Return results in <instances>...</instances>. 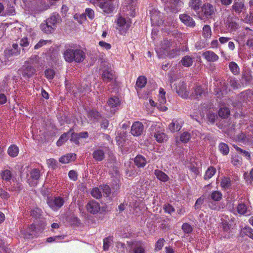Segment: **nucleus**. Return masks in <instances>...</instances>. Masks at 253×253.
Segmentation results:
<instances>
[{
	"mask_svg": "<svg viewBox=\"0 0 253 253\" xmlns=\"http://www.w3.org/2000/svg\"><path fill=\"white\" fill-rule=\"evenodd\" d=\"M64 58L66 62L72 63L75 61L80 63L84 61L85 54L80 48H75L74 46H66L63 53Z\"/></svg>",
	"mask_w": 253,
	"mask_h": 253,
	"instance_id": "obj_1",
	"label": "nucleus"
},
{
	"mask_svg": "<svg viewBox=\"0 0 253 253\" xmlns=\"http://www.w3.org/2000/svg\"><path fill=\"white\" fill-rule=\"evenodd\" d=\"M60 18L58 13H53L40 25V29L44 33H52L57 28L58 20Z\"/></svg>",
	"mask_w": 253,
	"mask_h": 253,
	"instance_id": "obj_2",
	"label": "nucleus"
},
{
	"mask_svg": "<svg viewBox=\"0 0 253 253\" xmlns=\"http://www.w3.org/2000/svg\"><path fill=\"white\" fill-rule=\"evenodd\" d=\"M35 58H30L28 60L24 62V64L19 69V74L26 79H29L33 77L35 74L36 70L34 67L35 62Z\"/></svg>",
	"mask_w": 253,
	"mask_h": 253,
	"instance_id": "obj_3",
	"label": "nucleus"
},
{
	"mask_svg": "<svg viewBox=\"0 0 253 253\" xmlns=\"http://www.w3.org/2000/svg\"><path fill=\"white\" fill-rule=\"evenodd\" d=\"M216 9L211 4L205 3L203 4L200 11L198 15L201 19H211L215 14Z\"/></svg>",
	"mask_w": 253,
	"mask_h": 253,
	"instance_id": "obj_4",
	"label": "nucleus"
},
{
	"mask_svg": "<svg viewBox=\"0 0 253 253\" xmlns=\"http://www.w3.org/2000/svg\"><path fill=\"white\" fill-rule=\"evenodd\" d=\"M171 44V41L167 39H164L163 41H161L159 45L156 48V52L159 58H166V54L170 49Z\"/></svg>",
	"mask_w": 253,
	"mask_h": 253,
	"instance_id": "obj_5",
	"label": "nucleus"
},
{
	"mask_svg": "<svg viewBox=\"0 0 253 253\" xmlns=\"http://www.w3.org/2000/svg\"><path fill=\"white\" fill-rule=\"evenodd\" d=\"M117 29L119 31L120 34L122 35H125L130 27L131 23L129 21L122 17L119 16L117 20Z\"/></svg>",
	"mask_w": 253,
	"mask_h": 253,
	"instance_id": "obj_6",
	"label": "nucleus"
},
{
	"mask_svg": "<svg viewBox=\"0 0 253 253\" xmlns=\"http://www.w3.org/2000/svg\"><path fill=\"white\" fill-rule=\"evenodd\" d=\"M151 129L154 133V136L157 141L159 143L163 142L167 139V135L163 132L160 126L153 125L151 126Z\"/></svg>",
	"mask_w": 253,
	"mask_h": 253,
	"instance_id": "obj_7",
	"label": "nucleus"
},
{
	"mask_svg": "<svg viewBox=\"0 0 253 253\" xmlns=\"http://www.w3.org/2000/svg\"><path fill=\"white\" fill-rule=\"evenodd\" d=\"M65 200L63 198L58 196L54 199H48L47 203L49 207L53 211H57L64 204Z\"/></svg>",
	"mask_w": 253,
	"mask_h": 253,
	"instance_id": "obj_8",
	"label": "nucleus"
},
{
	"mask_svg": "<svg viewBox=\"0 0 253 253\" xmlns=\"http://www.w3.org/2000/svg\"><path fill=\"white\" fill-rule=\"evenodd\" d=\"M144 130V125L140 122H135L131 127V133L134 136L141 135Z\"/></svg>",
	"mask_w": 253,
	"mask_h": 253,
	"instance_id": "obj_9",
	"label": "nucleus"
},
{
	"mask_svg": "<svg viewBox=\"0 0 253 253\" xmlns=\"http://www.w3.org/2000/svg\"><path fill=\"white\" fill-rule=\"evenodd\" d=\"M177 94L183 98H187L189 95V92L186 89V84L183 82H180L178 85L174 87Z\"/></svg>",
	"mask_w": 253,
	"mask_h": 253,
	"instance_id": "obj_10",
	"label": "nucleus"
},
{
	"mask_svg": "<svg viewBox=\"0 0 253 253\" xmlns=\"http://www.w3.org/2000/svg\"><path fill=\"white\" fill-rule=\"evenodd\" d=\"M30 178L28 182L30 186H34L41 177L40 170L38 169H34L30 172Z\"/></svg>",
	"mask_w": 253,
	"mask_h": 253,
	"instance_id": "obj_11",
	"label": "nucleus"
},
{
	"mask_svg": "<svg viewBox=\"0 0 253 253\" xmlns=\"http://www.w3.org/2000/svg\"><path fill=\"white\" fill-rule=\"evenodd\" d=\"M85 208L88 212L93 214L97 213L100 210L99 204L94 200L89 201Z\"/></svg>",
	"mask_w": 253,
	"mask_h": 253,
	"instance_id": "obj_12",
	"label": "nucleus"
},
{
	"mask_svg": "<svg viewBox=\"0 0 253 253\" xmlns=\"http://www.w3.org/2000/svg\"><path fill=\"white\" fill-rule=\"evenodd\" d=\"M203 58L209 62H214L219 59V56L213 51L207 50L202 53Z\"/></svg>",
	"mask_w": 253,
	"mask_h": 253,
	"instance_id": "obj_13",
	"label": "nucleus"
},
{
	"mask_svg": "<svg viewBox=\"0 0 253 253\" xmlns=\"http://www.w3.org/2000/svg\"><path fill=\"white\" fill-rule=\"evenodd\" d=\"M183 124V122L181 119H173L169 125V128L171 132H177L181 129Z\"/></svg>",
	"mask_w": 253,
	"mask_h": 253,
	"instance_id": "obj_14",
	"label": "nucleus"
},
{
	"mask_svg": "<svg viewBox=\"0 0 253 253\" xmlns=\"http://www.w3.org/2000/svg\"><path fill=\"white\" fill-rule=\"evenodd\" d=\"M13 175L12 171L8 169L2 170L0 172L1 179L5 182H11V181L14 178Z\"/></svg>",
	"mask_w": 253,
	"mask_h": 253,
	"instance_id": "obj_15",
	"label": "nucleus"
},
{
	"mask_svg": "<svg viewBox=\"0 0 253 253\" xmlns=\"http://www.w3.org/2000/svg\"><path fill=\"white\" fill-rule=\"evenodd\" d=\"M179 18L181 21L187 26L193 27L195 26V22L193 19L186 14H180Z\"/></svg>",
	"mask_w": 253,
	"mask_h": 253,
	"instance_id": "obj_16",
	"label": "nucleus"
},
{
	"mask_svg": "<svg viewBox=\"0 0 253 253\" xmlns=\"http://www.w3.org/2000/svg\"><path fill=\"white\" fill-rule=\"evenodd\" d=\"M169 9L173 13H177L182 7L183 2L181 0H171Z\"/></svg>",
	"mask_w": 253,
	"mask_h": 253,
	"instance_id": "obj_17",
	"label": "nucleus"
},
{
	"mask_svg": "<svg viewBox=\"0 0 253 253\" xmlns=\"http://www.w3.org/2000/svg\"><path fill=\"white\" fill-rule=\"evenodd\" d=\"M189 7L194 10L197 14L199 10L202 8V1L201 0H190L189 2Z\"/></svg>",
	"mask_w": 253,
	"mask_h": 253,
	"instance_id": "obj_18",
	"label": "nucleus"
},
{
	"mask_svg": "<svg viewBox=\"0 0 253 253\" xmlns=\"http://www.w3.org/2000/svg\"><path fill=\"white\" fill-rule=\"evenodd\" d=\"M134 162L139 168H144L147 163L146 159L141 155H137L134 158Z\"/></svg>",
	"mask_w": 253,
	"mask_h": 253,
	"instance_id": "obj_19",
	"label": "nucleus"
},
{
	"mask_svg": "<svg viewBox=\"0 0 253 253\" xmlns=\"http://www.w3.org/2000/svg\"><path fill=\"white\" fill-rule=\"evenodd\" d=\"M92 157L96 161L101 162L105 158L104 151L100 149L95 150L92 153Z\"/></svg>",
	"mask_w": 253,
	"mask_h": 253,
	"instance_id": "obj_20",
	"label": "nucleus"
},
{
	"mask_svg": "<svg viewBox=\"0 0 253 253\" xmlns=\"http://www.w3.org/2000/svg\"><path fill=\"white\" fill-rule=\"evenodd\" d=\"M5 54L9 56H15L20 54V49L18 47V45L17 43H13L12 44V48L10 49L5 50Z\"/></svg>",
	"mask_w": 253,
	"mask_h": 253,
	"instance_id": "obj_21",
	"label": "nucleus"
},
{
	"mask_svg": "<svg viewBox=\"0 0 253 253\" xmlns=\"http://www.w3.org/2000/svg\"><path fill=\"white\" fill-rule=\"evenodd\" d=\"M12 181L13 183L11 184L10 190L16 193L20 192L23 188L22 184L19 182V180L16 179L15 178L12 179Z\"/></svg>",
	"mask_w": 253,
	"mask_h": 253,
	"instance_id": "obj_22",
	"label": "nucleus"
},
{
	"mask_svg": "<svg viewBox=\"0 0 253 253\" xmlns=\"http://www.w3.org/2000/svg\"><path fill=\"white\" fill-rule=\"evenodd\" d=\"M193 91L192 92L190 97L195 99H198L204 93V91L201 86L196 85L193 88Z\"/></svg>",
	"mask_w": 253,
	"mask_h": 253,
	"instance_id": "obj_23",
	"label": "nucleus"
},
{
	"mask_svg": "<svg viewBox=\"0 0 253 253\" xmlns=\"http://www.w3.org/2000/svg\"><path fill=\"white\" fill-rule=\"evenodd\" d=\"M76 158V155L74 153L67 154L62 156L59 160V162L63 164H68L72 161L75 160Z\"/></svg>",
	"mask_w": 253,
	"mask_h": 253,
	"instance_id": "obj_24",
	"label": "nucleus"
},
{
	"mask_svg": "<svg viewBox=\"0 0 253 253\" xmlns=\"http://www.w3.org/2000/svg\"><path fill=\"white\" fill-rule=\"evenodd\" d=\"M154 174L157 179L161 181L167 182L169 180V177L168 175L161 170H155Z\"/></svg>",
	"mask_w": 253,
	"mask_h": 253,
	"instance_id": "obj_25",
	"label": "nucleus"
},
{
	"mask_svg": "<svg viewBox=\"0 0 253 253\" xmlns=\"http://www.w3.org/2000/svg\"><path fill=\"white\" fill-rule=\"evenodd\" d=\"M244 3L242 1H235L232 6V10L236 13H240L245 9Z\"/></svg>",
	"mask_w": 253,
	"mask_h": 253,
	"instance_id": "obj_26",
	"label": "nucleus"
},
{
	"mask_svg": "<svg viewBox=\"0 0 253 253\" xmlns=\"http://www.w3.org/2000/svg\"><path fill=\"white\" fill-rule=\"evenodd\" d=\"M8 154L11 157H16L19 153V148L16 145H11L7 150Z\"/></svg>",
	"mask_w": 253,
	"mask_h": 253,
	"instance_id": "obj_27",
	"label": "nucleus"
},
{
	"mask_svg": "<svg viewBox=\"0 0 253 253\" xmlns=\"http://www.w3.org/2000/svg\"><path fill=\"white\" fill-rule=\"evenodd\" d=\"M210 199L214 202L220 201L222 199V194L219 191H213L211 194L210 196Z\"/></svg>",
	"mask_w": 253,
	"mask_h": 253,
	"instance_id": "obj_28",
	"label": "nucleus"
},
{
	"mask_svg": "<svg viewBox=\"0 0 253 253\" xmlns=\"http://www.w3.org/2000/svg\"><path fill=\"white\" fill-rule=\"evenodd\" d=\"M147 84V79L145 76H139L136 82V88H142L145 87Z\"/></svg>",
	"mask_w": 253,
	"mask_h": 253,
	"instance_id": "obj_29",
	"label": "nucleus"
},
{
	"mask_svg": "<svg viewBox=\"0 0 253 253\" xmlns=\"http://www.w3.org/2000/svg\"><path fill=\"white\" fill-rule=\"evenodd\" d=\"M72 130L73 129H70L69 131L67 133H64L60 136L56 143L58 146H61L68 139L69 134Z\"/></svg>",
	"mask_w": 253,
	"mask_h": 253,
	"instance_id": "obj_30",
	"label": "nucleus"
},
{
	"mask_svg": "<svg viewBox=\"0 0 253 253\" xmlns=\"http://www.w3.org/2000/svg\"><path fill=\"white\" fill-rule=\"evenodd\" d=\"M229 68L232 73L234 75H238L240 73L239 67L235 62L232 61L229 63Z\"/></svg>",
	"mask_w": 253,
	"mask_h": 253,
	"instance_id": "obj_31",
	"label": "nucleus"
},
{
	"mask_svg": "<svg viewBox=\"0 0 253 253\" xmlns=\"http://www.w3.org/2000/svg\"><path fill=\"white\" fill-rule=\"evenodd\" d=\"M216 169L212 166L210 167L206 170L204 175V179L205 180H208L211 178L215 173Z\"/></svg>",
	"mask_w": 253,
	"mask_h": 253,
	"instance_id": "obj_32",
	"label": "nucleus"
},
{
	"mask_svg": "<svg viewBox=\"0 0 253 253\" xmlns=\"http://www.w3.org/2000/svg\"><path fill=\"white\" fill-rule=\"evenodd\" d=\"M182 65L186 67H189L192 66L193 64V59L190 56L186 55L181 60Z\"/></svg>",
	"mask_w": 253,
	"mask_h": 253,
	"instance_id": "obj_33",
	"label": "nucleus"
},
{
	"mask_svg": "<svg viewBox=\"0 0 253 253\" xmlns=\"http://www.w3.org/2000/svg\"><path fill=\"white\" fill-rule=\"evenodd\" d=\"M203 36L205 39H210L211 36V30L209 25H205L203 28Z\"/></svg>",
	"mask_w": 253,
	"mask_h": 253,
	"instance_id": "obj_34",
	"label": "nucleus"
},
{
	"mask_svg": "<svg viewBox=\"0 0 253 253\" xmlns=\"http://www.w3.org/2000/svg\"><path fill=\"white\" fill-rule=\"evenodd\" d=\"M238 212L241 215H249L247 207L244 203H240L238 205L237 208Z\"/></svg>",
	"mask_w": 253,
	"mask_h": 253,
	"instance_id": "obj_35",
	"label": "nucleus"
},
{
	"mask_svg": "<svg viewBox=\"0 0 253 253\" xmlns=\"http://www.w3.org/2000/svg\"><path fill=\"white\" fill-rule=\"evenodd\" d=\"M218 148L221 153L223 155H227L229 152V148L227 144L221 142L218 145Z\"/></svg>",
	"mask_w": 253,
	"mask_h": 253,
	"instance_id": "obj_36",
	"label": "nucleus"
},
{
	"mask_svg": "<svg viewBox=\"0 0 253 253\" xmlns=\"http://www.w3.org/2000/svg\"><path fill=\"white\" fill-rule=\"evenodd\" d=\"M102 78L104 82H110L113 79V75L109 71H104L102 74Z\"/></svg>",
	"mask_w": 253,
	"mask_h": 253,
	"instance_id": "obj_37",
	"label": "nucleus"
},
{
	"mask_svg": "<svg viewBox=\"0 0 253 253\" xmlns=\"http://www.w3.org/2000/svg\"><path fill=\"white\" fill-rule=\"evenodd\" d=\"M108 104L111 107H115L120 103L119 98L117 97H110L108 100Z\"/></svg>",
	"mask_w": 253,
	"mask_h": 253,
	"instance_id": "obj_38",
	"label": "nucleus"
},
{
	"mask_svg": "<svg viewBox=\"0 0 253 253\" xmlns=\"http://www.w3.org/2000/svg\"><path fill=\"white\" fill-rule=\"evenodd\" d=\"M113 241V237L109 236L108 237L105 238L103 239V250L105 251H107L109 250V248Z\"/></svg>",
	"mask_w": 253,
	"mask_h": 253,
	"instance_id": "obj_39",
	"label": "nucleus"
},
{
	"mask_svg": "<svg viewBox=\"0 0 253 253\" xmlns=\"http://www.w3.org/2000/svg\"><path fill=\"white\" fill-rule=\"evenodd\" d=\"M231 185V181L230 178L227 177H223L220 182V186L224 189L229 188Z\"/></svg>",
	"mask_w": 253,
	"mask_h": 253,
	"instance_id": "obj_40",
	"label": "nucleus"
},
{
	"mask_svg": "<svg viewBox=\"0 0 253 253\" xmlns=\"http://www.w3.org/2000/svg\"><path fill=\"white\" fill-rule=\"evenodd\" d=\"M230 111L229 109L226 107L221 108L218 111L219 116L222 118H226L230 115Z\"/></svg>",
	"mask_w": 253,
	"mask_h": 253,
	"instance_id": "obj_41",
	"label": "nucleus"
},
{
	"mask_svg": "<svg viewBox=\"0 0 253 253\" xmlns=\"http://www.w3.org/2000/svg\"><path fill=\"white\" fill-rule=\"evenodd\" d=\"M42 210L39 208H36L31 211V215L35 218H39L42 215Z\"/></svg>",
	"mask_w": 253,
	"mask_h": 253,
	"instance_id": "obj_42",
	"label": "nucleus"
},
{
	"mask_svg": "<svg viewBox=\"0 0 253 253\" xmlns=\"http://www.w3.org/2000/svg\"><path fill=\"white\" fill-rule=\"evenodd\" d=\"M179 50H177L176 49H172L170 50V49L167 52V53L166 54V58L169 57V58H173L176 57L178 55V52Z\"/></svg>",
	"mask_w": 253,
	"mask_h": 253,
	"instance_id": "obj_43",
	"label": "nucleus"
},
{
	"mask_svg": "<svg viewBox=\"0 0 253 253\" xmlns=\"http://www.w3.org/2000/svg\"><path fill=\"white\" fill-rule=\"evenodd\" d=\"M181 229L185 234H190L193 231V227L188 223H184L181 226Z\"/></svg>",
	"mask_w": 253,
	"mask_h": 253,
	"instance_id": "obj_44",
	"label": "nucleus"
},
{
	"mask_svg": "<svg viewBox=\"0 0 253 253\" xmlns=\"http://www.w3.org/2000/svg\"><path fill=\"white\" fill-rule=\"evenodd\" d=\"M44 74L48 80H52L54 77L55 72L53 69H47L45 70Z\"/></svg>",
	"mask_w": 253,
	"mask_h": 253,
	"instance_id": "obj_45",
	"label": "nucleus"
},
{
	"mask_svg": "<svg viewBox=\"0 0 253 253\" xmlns=\"http://www.w3.org/2000/svg\"><path fill=\"white\" fill-rule=\"evenodd\" d=\"M16 14L15 7L11 4L8 5L6 8L5 16L14 15Z\"/></svg>",
	"mask_w": 253,
	"mask_h": 253,
	"instance_id": "obj_46",
	"label": "nucleus"
},
{
	"mask_svg": "<svg viewBox=\"0 0 253 253\" xmlns=\"http://www.w3.org/2000/svg\"><path fill=\"white\" fill-rule=\"evenodd\" d=\"M165 240L163 238L159 239L156 243L155 246V251H159L162 249L164 245V242Z\"/></svg>",
	"mask_w": 253,
	"mask_h": 253,
	"instance_id": "obj_47",
	"label": "nucleus"
},
{
	"mask_svg": "<svg viewBox=\"0 0 253 253\" xmlns=\"http://www.w3.org/2000/svg\"><path fill=\"white\" fill-rule=\"evenodd\" d=\"M165 91L163 89L161 88L159 92V102L160 104L164 105L166 103L165 97Z\"/></svg>",
	"mask_w": 253,
	"mask_h": 253,
	"instance_id": "obj_48",
	"label": "nucleus"
},
{
	"mask_svg": "<svg viewBox=\"0 0 253 253\" xmlns=\"http://www.w3.org/2000/svg\"><path fill=\"white\" fill-rule=\"evenodd\" d=\"M47 164L50 168L54 169L57 168L58 163L55 159L50 158L47 160Z\"/></svg>",
	"mask_w": 253,
	"mask_h": 253,
	"instance_id": "obj_49",
	"label": "nucleus"
},
{
	"mask_svg": "<svg viewBox=\"0 0 253 253\" xmlns=\"http://www.w3.org/2000/svg\"><path fill=\"white\" fill-rule=\"evenodd\" d=\"M190 134L187 132H183L180 136V140L182 142L185 143L189 141L190 139Z\"/></svg>",
	"mask_w": 253,
	"mask_h": 253,
	"instance_id": "obj_50",
	"label": "nucleus"
},
{
	"mask_svg": "<svg viewBox=\"0 0 253 253\" xmlns=\"http://www.w3.org/2000/svg\"><path fill=\"white\" fill-rule=\"evenodd\" d=\"M91 194V195L96 199H100L102 196L100 189L97 187L92 189Z\"/></svg>",
	"mask_w": 253,
	"mask_h": 253,
	"instance_id": "obj_51",
	"label": "nucleus"
},
{
	"mask_svg": "<svg viewBox=\"0 0 253 253\" xmlns=\"http://www.w3.org/2000/svg\"><path fill=\"white\" fill-rule=\"evenodd\" d=\"M85 15L90 20H93L95 17L94 11L93 9L90 8H86L85 10Z\"/></svg>",
	"mask_w": 253,
	"mask_h": 253,
	"instance_id": "obj_52",
	"label": "nucleus"
},
{
	"mask_svg": "<svg viewBox=\"0 0 253 253\" xmlns=\"http://www.w3.org/2000/svg\"><path fill=\"white\" fill-rule=\"evenodd\" d=\"M209 207L215 211H219L220 210V206L214 201L209 202L208 204Z\"/></svg>",
	"mask_w": 253,
	"mask_h": 253,
	"instance_id": "obj_53",
	"label": "nucleus"
},
{
	"mask_svg": "<svg viewBox=\"0 0 253 253\" xmlns=\"http://www.w3.org/2000/svg\"><path fill=\"white\" fill-rule=\"evenodd\" d=\"M231 162L233 165L238 167L242 165V159L238 156H235L232 159Z\"/></svg>",
	"mask_w": 253,
	"mask_h": 253,
	"instance_id": "obj_54",
	"label": "nucleus"
},
{
	"mask_svg": "<svg viewBox=\"0 0 253 253\" xmlns=\"http://www.w3.org/2000/svg\"><path fill=\"white\" fill-rule=\"evenodd\" d=\"M79 139L80 138L79 137V136L77 134V133H75V132L72 133V134H71V139H70V140L72 142H73L76 144L79 145L80 144V142H79Z\"/></svg>",
	"mask_w": 253,
	"mask_h": 253,
	"instance_id": "obj_55",
	"label": "nucleus"
},
{
	"mask_svg": "<svg viewBox=\"0 0 253 253\" xmlns=\"http://www.w3.org/2000/svg\"><path fill=\"white\" fill-rule=\"evenodd\" d=\"M229 83L231 86L234 89H238L241 86V85L238 80L231 79Z\"/></svg>",
	"mask_w": 253,
	"mask_h": 253,
	"instance_id": "obj_56",
	"label": "nucleus"
},
{
	"mask_svg": "<svg viewBox=\"0 0 253 253\" xmlns=\"http://www.w3.org/2000/svg\"><path fill=\"white\" fill-rule=\"evenodd\" d=\"M164 209L166 213L169 214H171L175 211L174 208L170 204L165 205Z\"/></svg>",
	"mask_w": 253,
	"mask_h": 253,
	"instance_id": "obj_57",
	"label": "nucleus"
},
{
	"mask_svg": "<svg viewBox=\"0 0 253 253\" xmlns=\"http://www.w3.org/2000/svg\"><path fill=\"white\" fill-rule=\"evenodd\" d=\"M98 44L102 48L106 49L107 50H109L111 48V45L110 43L106 42L104 41H100L98 43Z\"/></svg>",
	"mask_w": 253,
	"mask_h": 253,
	"instance_id": "obj_58",
	"label": "nucleus"
},
{
	"mask_svg": "<svg viewBox=\"0 0 253 253\" xmlns=\"http://www.w3.org/2000/svg\"><path fill=\"white\" fill-rule=\"evenodd\" d=\"M69 177L73 181H76L78 179V174L76 171L71 170L68 173Z\"/></svg>",
	"mask_w": 253,
	"mask_h": 253,
	"instance_id": "obj_59",
	"label": "nucleus"
},
{
	"mask_svg": "<svg viewBox=\"0 0 253 253\" xmlns=\"http://www.w3.org/2000/svg\"><path fill=\"white\" fill-rule=\"evenodd\" d=\"M20 45L23 47H28L29 45L28 39L26 37L21 39L20 42Z\"/></svg>",
	"mask_w": 253,
	"mask_h": 253,
	"instance_id": "obj_60",
	"label": "nucleus"
},
{
	"mask_svg": "<svg viewBox=\"0 0 253 253\" xmlns=\"http://www.w3.org/2000/svg\"><path fill=\"white\" fill-rule=\"evenodd\" d=\"M204 201V198L201 197L198 198L195 204L194 208L195 209H199L201 206L203 204Z\"/></svg>",
	"mask_w": 253,
	"mask_h": 253,
	"instance_id": "obj_61",
	"label": "nucleus"
},
{
	"mask_svg": "<svg viewBox=\"0 0 253 253\" xmlns=\"http://www.w3.org/2000/svg\"><path fill=\"white\" fill-rule=\"evenodd\" d=\"M0 197L4 199H7L9 198L10 196L8 192L2 188H0Z\"/></svg>",
	"mask_w": 253,
	"mask_h": 253,
	"instance_id": "obj_62",
	"label": "nucleus"
},
{
	"mask_svg": "<svg viewBox=\"0 0 253 253\" xmlns=\"http://www.w3.org/2000/svg\"><path fill=\"white\" fill-rule=\"evenodd\" d=\"M101 189L103 192L108 196L111 193V189L110 187L107 185H103L100 186Z\"/></svg>",
	"mask_w": 253,
	"mask_h": 253,
	"instance_id": "obj_63",
	"label": "nucleus"
},
{
	"mask_svg": "<svg viewBox=\"0 0 253 253\" xmlns=\"http://www.w3.org/2000/svg\"><path fill=\"white\" fill-rule=\"evenodd\" d=\"M133 252L134 253H145V251L142 246H139L134 248Z\"/></svg>",
	"mask_w": 253,
	"mask_h": 253,
	"instance_id": "obj_64",
	"label": "nucleus"
}]
</instances>
